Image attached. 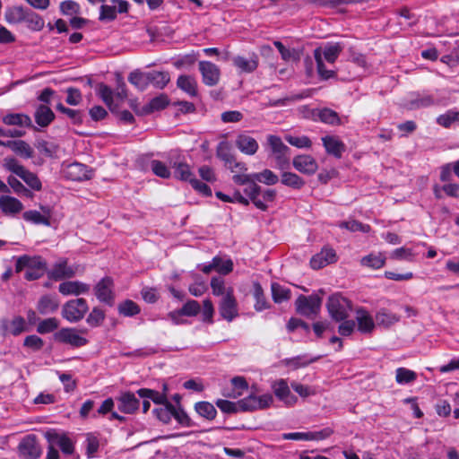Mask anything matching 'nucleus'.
I'll return each instance as SVG.
<instances>
[{
    "instance_id": "774afa93",
    "label": "nucleus",
    "mask_w": 459,
    "mask_h": 459,
    "mask_svg": "<svg viewBox=\"0 0 459 459\" xmlns=\"http://www.w3.org/2000/svg\"><path fill=\"white\" fill-rule=\"evenodd\" d=\"M151 167L153 173L160 178H169L171 175L169 169L160 160H152Z\"/></svg>"
},
{
    "instance_id": "393cba45",
    "label": "nucleus",
    "mask_w": 459,
    "mask_h": 459,
    "mask_svg": "<svg viewBox=\"0 0 459 459\" xmlns=\"http://www.w3.org/2000/svg\"><path fill=\"white\" fill-rule=\"evenodd\" d=\"M356 321L358 330L362 333H369L375 328V323L370 314L364 308L356 311Z\"/></svg>"
},
{
    "instance_id": "e433bc0d",
    "label": "nucleus",
    "mask_w": 459,
    "mask_h": 459,
    "mask_svg": "<svg viewBox=\"0 0 459 459\" xmlns=\"http://www.w3.org/2000/svg\"><path fill=\"white\" fill-rule=\"evenodd\" d=\"M281 182L282 185L294 189H300L305 186V180L296 173L290 171H283L281 173Z\"/></svg>"
},
{
    "instance_id": "13d9d810",
    "label": "nucleus",
    "mask_w": 459,
    "mask_h": 459,
    "mask_svg": "<svg viewBox=\"0 0 459 459\" xmlns=\"http://www.w3.org/2000/svg\"><path fill=\"white\" fill-rule=\"evenodd\" d=\"M36 147L39 152L46 157H53L57 152V146L54 143L45 140L39 141Z\"/></svg>"
},
{
    "instance_id": "49530a36",
    "label": "nucleus",
    "mask_w": 459,
    "mask_h": 459,
    "mask_svg": "<svg viewBox=\"0 0 459 459\" xmlns=\"http://www.w3.org/2000/svg\"><path fill=\"white\" fill-rule=\"evenodd\" d=\"M169 74L166 72H149V82L158 89H163L169 82Z\"/></svg>"
},
{
    "instance_id": "de8ad7c7",
    "label": "nucleus",
    "mask_w": 459,
    "mask_h": 459,
    "mask_svg": "<svg viewBox=\"0 0 459 459\" xmlns=\"http://www.w3.org/2000/svg\"><path fill=\"white\" fill-rule=\"evenodd\" d=\"M195 409L200 416L207 420H213L217 413L215 407L208 402L196 403Z\"/></svg>"
},
{
    "instance_id": "0eeeda50",
    "label": "nucleus",
    "mask_w": 459,
    "mask_h": 459,
    "mask_svg": "<svg viewBox=\"0 0 459 459\" xmlns=\"http://www.w3.org/2000/svg\"><path fill=\"white\" fill-rule=\"evenodd\" d=\"M233 293V288L229 287L226 296L222 297L219 304L221 316L229 322L232 321L238 315V303Z\"/></svg>"
},
{
    "instance_id": "8fccbe9b",
    "label": "nucleus",
    "mask_w": 459,
    "mask_h": 459,
    "mask_svg": "<svg viewBox=\"0 0 459 459\" xmlns=\"http://www.w3.org/2000/svg\"><path fill=\"white\" fill-rule=\"evenodd\" d=\"M417 378V374L405 368H398L395 371V380L400 385H406L413 382Z\"/></svg>"
},
{
    "instance_id": "5fc2aeb1",
    "label": "nucleus",
    "mask_w": 459,
    "mask_h": 459,
    "mask_svg": "<svg viewBox=\"0 0 459 459\" xmlns=\"http://www.w3.org/2000/svg\"><path fill=\"white\" fill-rule=\"evenodd\" d=\"M318 117L319 119L325 124L333 126L341 124L338 114L334 110L327 108L319 110Z\"/></svg>"
},
{
    "instance_id": "2f4dec72",
    "label": "nucleus",
    "mask_w": 459,
    "mask_h": 459,
    "mask_svg": "<svg viewBox=\"0 0 459 459\" xmlns=\"http://www.w3.org/2000/svg\"><path fill=\"white\" fill-rule=\"evenodd\" d=\"M58 300L52 296H42L37 305V309L41 315H48L54 313L58 308Z\"/></svg>"
},
{
    "instance_id": "ddd939ff",
    "label": "nucleus",
    "mask_w": 459,
    "mask_h": 459,
    "mask_svg": "<svg viewBox=\"0 0 459 459\" xmlns=\"http://www.w3.org/2000/svg\"><path fill=\"white\" fill-rule=\"evenodd\" d=\"M65 176L73 181H82L91 178L92 170L82 163L74 162L64 169Z\"/></svg>"
},
{
    "instance_id": "338daca9",
    "label": "nucleus",
    "mask_w": 459,
    "mask_h": 459,
    "mask_svg": "<svg viewBox=\"0 0 459 459\" xmlns=\"http://www.w3.org/2000/svg\"><path fill=\"white\" fill-rule=\"evenodd\" d=\"M117 18V6L102 4L100 6L99 20L101 22H110Z\"/></svg>"
},
{
    "instance_id": "c9c22d12",
    "label": "nucleus",
    "mask_w": 459,
    "mask_h": 459,
    "mask_svg": "<svg viewBox=\"0 0 459 459\" xmlns=\"http://www.w3.org/2000/svg\"><path fill=\"white\" fill-rule=\"evenodd\" d=\"M3 122L7 126H20L30 127L32 126L30 117L25 114L11 113L3 117Z\"/></svg>"
},
{
    "instance_id": "39448f33",
    "label": "nucleus",
    "mask_w": 459,
    "mask_h": 459,
    "mask_svg": "<svg viewBox=\"0 0 459 459\" xmlns=\"http://www.w3.org/2000/svg\"><path fill=\"white\" fill-rule=\"evenodd\" d=\"M321 302V299L316 295H311L308 297L300 295L295 302L296 310L302 316L312 317L318 313Z\"/></svg>"
},
{
    "instance_id": "a19ab883",
    "label": "nucleus",
    "mask_w": 459,
    "mask_h": 459,
    "mask_svg": "<svg viewBox=\"0 0 459 459\" xmlns=\"http://www.w3.org/2000/svg\"><path fill=\"white\" fill-rule=\"evenodd\" d=\"M23 22H26L30 30L35 31L41 30L45 24L43 18L30 9L26 13Z\"/></svg>"
},
{
    "instance_id": "4c0bfd02",
    "label": "nucleus",
    "mask_w": 459,
    "mask_h": 459,
    "mask_svg": "<svg viewBox=\"0 0 459 459\" xmlns=\"http://www.w3.org/2000/svg\"><path fill=\"white\" fill-rule=\"evenodd\" d=\"M385 264V256L382 253L369 254L360 259V264L371 269H380Z\"/></svg>"
},
{
    "instance_id": "412c9836",
    "label": "nucleus",
    "mask_w": 459,
    "mask_h": 459,
    "mask_svg": "<svg viewBox=\"0 0 459 459\" xmlns=\"http://www.w3.org/2000/svg\"><path fill=\"white\" fill-rule=\"evenodd\" d=\"M258 56L255 54L249 57L236 56L232 58V63L239 73H253L258 67Z\"/></svg>"
},
{
    "instance_id": "c756f323",
    "label": "nucleus",
    "mask_w": 459,
    "mask_h": 459,
    "mask_svg": "<svg viewBox=\"0 0 459 459\" xmlns=\"http://www.w3.org/2000/svg\"><path fill=\"white\" fill-rule=\"evenodd\" d=\"M343 48V44L340 42L326 44L323 48H321L323 61L325 60L329 64H333Z\"/></svg>"
},
{
    "instance_id": "4468645a",
    "label": "nucleus",
    "mask_w": 459,
    "mask_h": 459,
    "mask_svg": "<svg viewBox=\"0 0 459 459\" xmlns=\"http://www.w3.org/2000/svg\"><path fill=\"white\" fill-rule=\"evenodd\" d=\"M19 453L25 459H38L41 455V449L35 437L28 436L22 440L18 446Z\"/></svg>"
},
{
    "instance_id": "f3484780",
    "label": "nucleus",
    "mask_w": 459,
    "mask_h": 459,
    "mask_svg": "<svg viewBox=\"0 0 459 459\" xmlns=\"http://www.w3.org/2000/svg\"><path fill=\"white\" fill-rule=\"evenodd\" d=\"M272 388L276 397L289 406H292L297 403V397L291 394L289 385L285 379L275 381Z\"/></svg>"
},
{
    "instance_id": "864d4df0",
    "label": "nucleus",
    "mask_w": 459,
    "mask_h": 459,
    "mask_svg": "<svg viewBox=\"0 0 459 459\" xmlns=\"http://www.w3.org/2000/svg\"><path fill=\"white\" fill-rule=\"evenodd\" d=\"M174 406L170 403H167L160 408L153 410V413L163 423H169L172 418Z\"/></svg>"
},
{
    "instance_id": "79ce46f5",
    "label": "nucleus",
    "mask_w": 459,
    "mask_h": 459,
    "mask_svg": "<svg viewBox=\"0 0 459 459\" xmlns=\"http://www.w3.org/2000/svg\"><path fill=\"white\" fill-rule=\"evenodd\" d=\"M273 299L275 303H281L290 299V290L277 282L271 285Z\"/></svg>"
},
{
    "instance_id": "bb28decb",
    "label": "nucleus",
    "mask_w": 459,
    "mask_h": 459,
    "mask_svg": "<svg viewBox=\"0 0 459 459\" xmlns=\"http://www.w3.org/2000/svg\"><path fill=\"white\" fill-rule=\"evenodd\" d=\"M255 180H251L249 183L245 185L246 187L244 188V193L250 198L256 208L265 211L267 209V205L259 198L261 187L255 184Z\"/></svg>"
},
{
    "instance_id": "2eb2a0df",
    "label": "nucleus",
    "mask_w": 459,
    "mask_h": 459,
    "mask_svg": "<svg viewBox=\"0 0 459 459\" xmlns=\"http://www.w3.org/2000/svg\"><path fill=\"white\" fill-rule=\"evenodd\" d=\"M337 261V255L333 248L325 247L315 255L310 260V265L313 269L318 270Z\"/></svg>"
},
{
    "instance_id": "0e129e2a",
    "label": "nucleus",
    "mask_w": 459,
    "mask_h": 459,
    "mask_svg": "<svg viewBox=\"0 0 459 459\" xmlns=\"http://www.w3.org/2000/svg\"><path fill=\"white\" fill-rule=\"evenodd\" d=\"M414 253L411 249L406 247H400L394 250L390 255L394 260H405L411 262L414 259Z\"/></svg>"
},
{
    "instance_id": "4be33fe9",
    "label": "nucleus",
    "mask_w": 459,
    "mask_h": 459,
    "mask_svg": "<svg viewBox=\"0 0 459 459\" xmlns=\"http://www.w3.org/2000/svg\"><path fill=\"white\" fill-rule=\"evenodd\" d=\"M0 210L6 216H15L23 210V204L10 195L0 196Z\"/></svg>"
},
{
    "instance_id": "b1692460",
    "label": "nucleus",
    "mask_w": 459,
    "mask_h": 459,
    "mask_svg": "<svg viewBox=\"0 0 459 459\" xmlns=\"http://www.w3.org/2000/svg\"><path fill=\"white\" fill-rule=\"evenodd\" d=\"M322 142L326 152L336 158H341L345 152V144L337 136H324Z\"/></svg>"
},
{
    "instance_id": "a211bd4d",
    "label": "nucleus",
    "mask_w": 459,
    "mask_h": 459,
    "mask_svg": "<svg viewBox=\"0 0 459 459\" xmlns=\"http://www.w3.org/2000/svg\"><path fill=\"white\" fill-rule=\"evenodd\" d=\"M45 437L51 446L60 447L62 452L66 455H71L74 452V445L69 437L64 434H59L56 431H48Z\"/></svg>"
},
{
    "instance_id": "bf43d9fd",
    "label": "nucleus",
    "mask_w": 459,
    "mask_h": 459,
    "mask_svg": "<svg viewBox=\"0 0 459 459\" xmlns=\"http://www.w3.org/2000/svg\"><path fill=\"white\" fill-rule=\"evenodd\" d=\"M20 178L33 190L39 191L42 187L39 178L32 172L25 169Z\"/></svg>"
},
{
    "instance_id": "58836bf2",
    "label": "nucleus",
    "mask_w": 459,
    "mask_h": 459,
    "mask_svg": "<svg viewBox=\"0 0 459 459\" xmlns=\"http://www.w3.org/2000/svg\"><path fill=\"white\" fill-rule=\"evenodd\" d=\"M128 81L131 84L135 86L138 90L143 91L150 84L149 82V72L143 73L141 71L135 70L130 73L128 76Z\"/></svg>"
},
{
    "instance_id": "f8f14e48",
    "label": "nucleus",
    "mask_w": 459,
    "mask_h": 459,
    "mask_svg": "<svg viewBox=\"0 0 459 459\" xmlns=\"http://www.w3.org/2000/svg\"><path fill=\"white\" fill-rule=\"evenodd\" d=\"M78 270V266L68 265L66 260H61L56 263L48 271V277L54 281H61L74 277Z\"/></svg>"
},
{
    "instance_id": "603ef678",
    "label": "nucleus",
    "mask_w": 459,
    "mask_h": 459,
    "mask_svg": "<svg viewBox=\"0 0 459 459\" xmlns=\"http://www.w3.org/2000/svg\"><path fill=\"white\" fill-rule=\"evenodd\" d=\"M97 93L100 98L103 100V102L112 109L113 100H114V92L110 87L104 83H100L97 87Z\"/></svg>"
},
{
    "instance_id": "7ed1b4c3",
    "label": "nucleus",
    "mask_w": 459,
    "mask_h": 459,
    "mask_svg": "<svg viewBox=\"0 0 459 459\" xmlns=\"http://www.w3.org/2000/svg\"><path fill=\"white\" fill-rule=\"evenodd\" d=\"M326 307L330 316L340 322L348 318L351 304L349 299L336 293L328 298Z\"/></svg>"
},
{
    "instance_id": "69168bd1",
    "label": "nucleus",
    "mask_w": 459,
    "mask_h": 459,
    "mask_svg": "<svg viewBox=\"0 0 459 459\" xmlns=\"http://www.w3.org/2000/svg\"><path fill=\"white\" fill-rule=\"evenodd\" d=\"M211 288L212 294L215 296H226L228 288L225 286L224 281L221 277H213L211 280Z\"/></svg>"
},
{
    "instance_id": "a18cd8bd",
    "label": "nucleus",
    "mask_w": 459,
    "mask_h": 459,
    "mask_svg": "<svg viewBox=\"0 0 459 459\" xmlns=\"http://www.w3.org/2000/svg\"><path fill=\"white\" fill-rule=\"evenodd\" d=\"M437 123L445 128H449L452 125L459 123V111L455 109L447 110L437 117Z\"/></svg>"
},
{
    "instance_id": "f257e3e1",
    "label": "nucleus",
    "mask_w": 459,
    "mask_h": 459,
    "mask_svg": "<svg viewBox=\"0 0 459 459\" xmlns=\"http://www.w3.org/2000/svg\"><path fill=\"white\" fill-rule=\"evenodd\" d=\"M46 268L47 264L41 256L22 255L15 264L17 273L26 269L24 276L29 281L40 278L45 273Z\"/></svg>"
},
{
    "instance_id": "e2e57ef3",
    "label": "nucleus",
    "mask_w": 459,
    "mask_h": 459,
    "mask_svg": "<svg viewBox=\"0 0 459 459\" xmlns=\"http://www.w3.org/2000/svg\"><path fill=\"white\" fill-rule=\"evenodd\" d=\"M213 265H215V271L221 274H228L233 270V263L230 259L223 260L216 256L213 258Z\"/></svg>"
},
{
    "instance_id": "052dcab7",
    "label": "nucleus",
    "mask_w": 459,
    "mask_h": 459,
    "mask_svg": "<svg viewBox=\"0 0 459 459\" xmlns=\"http://www.w3.org/2000/svg\"><path fill=\"white\" fill-rule=\"evenodd\" d=\"M338 226L342 229H346L350 231L355 232V231H362V232H368L370 230V227L366 224H362L357 221L351 220L347 221H341Z\"/></svg>"
},
{
    "instance_id": "473e14b6",
    "label": "nucleus",
    "mask_w": 459,
    "mask_h": 459,
    "mask_svg": "<svg viewBox=\"0 0 459 459\" xmlns=\"http://www.w3.org/2000/svg\"><path fill=\"white\" fill-rule=\"evenodd\" d=\"M164 392L167 390L166 385H163ZM137 394L141 398H148L151 399L154 403L165 405L168 402L166 393H159L152 389L148 388H141L137 391Z\"/></svg>"
},
{
    "instance_id": "dca6fc26",
    "label": "nucleus",
    "mask_w": 459,
    "mask_h": 459,
    "mask_svg": "<svg viewBox=\"0 0 459 459\" xmlns=\"http://www.w3.org/2000/svg\"><path fill=\"white\" fill-rule=\"evenodd\" d=\"M199 70L202 74L204 84L208 86H214L219 82L221 73L216 65L209 61H200Z\"/></svg>"
},
{
    "instance_id": "680f3d73",
    "label": "nucleus",
    "mask_w": 459,
    "mask_h": 459,
    "mask_svg": "<svg viewBox=\"0 0 459 459\" xmlns=\"http://www.w3.org/2000/svg\"><path fill=\"white\" fill-rule=\"evenodd\" d=\"M13 152L24 159H30L33 155L32 148L22 140H16L15 146Z\"/></svg>"
},
{
    "instance_id": "9d476101",
    "label": "nucleus",
    "mask_w": 459,
    "mask_h": 459,
    "mask_svg": "<svg viewBox=\"0 0 459 459\" xmlns=\"http://www.w3.org/2000/svg\"><path fill=\"white\" fill-rule=\"evenodd\" d=\"M293 168L299 172L311 176L318 169V164L315 158L307 154H299L292 160Z\"/></svg>"
},
{
    "instance_id": "6e6d98bb",
    "label": "nucleus",
    "mask_w": 459,
    "mask_h": 459,
    "mask_svg": "<svg viewBox=\"0 0 459 459\" xmlns=\"http://www.w3.org/2000/svg\"><path fill=\"white\" fill-rule=\"evenodd\" d=\"M118 312L125 316H133L140 313V307L135 302L127 299L118 305Z\"/></svg>"
},
{
    "instance_id": "4d7b16f0",
    "label": "nucleus",
    "mask_w": 459,
    "mask_h": 459,
    "mask_svg": "<svg viewBox=\"0 0 459 459\" xmlns=\"http://www.w3.org/2000/svg\"><path fill=\"white\" fill-rule=\"evenodd\" d=\"M59 322L56 317H49L40 321L37 326V332L44 334L57 329Z\"/></svg>"
},
{
    "instance_id": "37998d69",
    "label": "nucleus",
    "mask_w": 459,
    "mask_h": 459,
    "mask_svg": "<svg viewBox=\"0 0 459 459\" xmlns=\"http://www.w3.org/2000/svg\"><path fill=\"white\" fill-rule=\"evenodd\" d=\"M314 57L316 62L318 74L320 75L321 78L329 79L335 75V73L333 70L326 68V66L323 61V58H322L321 48H316L314 50Z\"/></svg>"
},
{
    "instance_id": "f704fd0d",
    "label": "nucleus",
    "mask_w": 459,
    "mask_h": 459,
    "mask_svg": "<svg viewBox=\"0 0 459 459\" xmlns=\"http://www.w3.org/2000/svg\"><path fill=\"white\" fill-rule=\"evenodd\" d=\"M376 322L378 325L389 327L400 321V316L389 311L386 308L379 309L376 314Z\"/></svg>"
},
{
    "instance_id": "3c124183",
    "label": "nucleus",
    "mask_w": 459,
    "mask_h": 459,
    "mask_svg": "<svg viewBox=\"0 0 459 459\" xmlns=\"http://www.w3.org/2000/svg\"><path fill=\"white\" fill-rule=\"evenodd\" d=\"M253 178L267 186L275 185L279 181L278 176L267 169L259 173H253Z\"/></svg>"
},
{
    "instance_id": "72a5a7b5",
    "label": "nucleus",
    "mask_w": 459,
    "mask_h": 459,
    "mask_svg": "<svg viewBox=\"0 0 459 459\" xmlns=\"http://www.w3.org/2000/svg\"><path fill=\"white\" fill-rule=\"evenodd\" d=\"M177 86L191 97L197 95L196 80L190 75H180L177 80Z\"/></svg>"
},
{
    "instance_id": "1a4fd4ad",
    "label": "nucleus",
    "mask_w": 459,
    "mask_h": 459,
    "mask_svg": "<svg viewBox=\"0 0 459 459\" xmlns=\"http://www.w3.org/2000/svg\"><path fill=\"white\" fill-rule=\"evenodd\" d=\"M54 336L57 342L74 347H81L87 343V340L80 335L79 331L74 328H62Z\"/></svg>"
},
{
    "instance_id": "6ab92c4d",
    "label": "nucleus",
    "mask_w": 459,
    "mask_h": 459,
    "mask_svg": "<svg viewBox=\"0 0 459 459\" xmlns=\"http://www.w3.org/2000/svg\"><path fill=\"white\" fill-rule=\"evenodd\" d=\"M117 408L120 411L126 414L134 413L140 405L139 400L135 394L131 392H125L121 394L117 398Z\"/></svg>"
},
{
    "instance_id": "aec40b11",
    "label": "nucleus",
    "mask_w": 459,
    "mask_h": 459,
    "mask_svg": "<svg viewBox=\"0 0 459 459\" xmlns=\"http://www.w3.org/2000/svg\"><path fill=\"white\" fill-rule=\"evenodd\" d=\"M169 166L174 169V176L176 178L182 181L191 182L195 178L194 173L187 163H186L179 156L176 159L169 160Z\"/></svg>"
},
{
    "instance_id": "f03ea898",
    "label": "nucleus",
    "mask_w": 459,
    "mask_h": 459,
    "mask_svg": "<svg viewBox=\"0 0 459 459\" xmlns=\"http://www.w3.org/2000/svg\"><path fill=\"white\" fill-rule=\"evenodd\" d=\"M267 143L275 160L277 169L285 170L290 168V149L284 144L282 140L274 134L267 136Z\"/></svg>"
},
{
    "instance_id": "9b49d317",
    "label": "nucleus",
    "mask_w": 459,
    "mask_h": 459,
    "mask_svg": "<svg viewBox=\"0 0 459 459\" xmlns=\"http://www.w3.org/2000/svg\"><path fill=\"white\" fill-rule=\"evenodd\" d=\"M113 288L114 283L110 277L101 279L95 286V295L97 299L110 306L113 305L115 299Z\"/></svg>"
},
{
    "instance_id": "ea45409f",
    "label": "nucleus",
    "mask_w": 459,
    "mask_h": 459,
    "mask_svg": "<svg viewBox=\"0 0 459 459\" xmlns=\"http://www.w3.org/2000/svg\"><path fill=\"white\" fill-rule=\"evenodd\" d=\"M169 104V99L166 95L161 94L158 97L153 98L148 105L143 108L141 115L152 113L156 110L165 108Z\"/></svg>"
},
{
    "instance_id": "c03bdc74",
    "label": "nucleus",
    "mask_w": 459,
    "mask_h": 459,
    "mask_svg": "<svg viewBox=\"0 0 459 459\" xmlns=\"http://www.w3.org/2000/svg\"><path fill=\"white\" fill-rule=\"evenodd\" d=\"M438 101L430 94H421L418 95L416 98L412 99L410 102V108H428L433 105L437 104Z\"/></svg>"
},
{
    "instance_id": "a878e982",
    "label": "nucleus",
    "mask_w": 459,
    "mask_h": 459,
    "mask_svg": "<svg viewBox=\"0 0 459 459\" xmlns=\"http://www.w3.org/2000/svg\"><path fill=\"white\" fill-rule=\"evenodd\" d=\"M41 210L43 211V213L35 210L27 211L22 214V217L25 221L34 224L49 226L50 210L47 207H41Z\"/></svg>"
},
{
    "instance_id": "20e7f679",
    "label": "nucleus",
    "mask_w": 459,
    "mask_h": 459,
    "mask_svg": "<svg viewBox=\"0 0 459 459\" xmlns=\"http://www.w3.org/2000/svg\"><path fill=\"white\" fill-rule=\"evenodd\" d=\"M88 309L89 307L84 299H71L64 304L62 316L67 321L74 323L82 319Z\"/></svg>"
},
{
    "instance_id": "423d86ee",
    "label": "nucleus",
    "mask_w": 459,
    "mask_h": 459,
    "mask_svg": "<svg viewBox=\"0 0 459 459\" xmlns=\"http://www.w3.org/2000/svg\"><path fill=\"white\" fill-rule=\"evenodd\" d=\"M273 400V396L269 394L259 396L251 394L238 401V406L240 411H243L263 410L269 407L272 404Z\"/></svg>"
},
{
    "instance_id": "cd10ccee",
    "label": "nucleus",
    "mask_w": 459,
    "mask_h": 459,
    "mask_svg": "<svg viewBox=\"0 0 459 459\" xmlns=\"http://www.w3.org/2000/svg\"><path fill=\"white\" fill-rule=\"evenodd\" d=\"M236 145L243 153L247 155H253L258 150V143L255 139L247 134L238 135Z\"/></svg>"
},
{
    "instance_id": "c85d7f7f",
    "label": "nucleus",
    "mask_w": 459,
    "mask_h": 459,
    "mask_svg": "<svg viewBox=\"0 0 459 459\" xmlns=\"http://www.w3.org/2000/svg\"><path fill=\"white\" fill-rule=\"evenodd\" d=\"M34 117L39 126L46 127L54 120L55 114L48 106L41 104L36 108Z\"/></svg>"
},
{
    "instance_id": "6e6552de",
    "label": "nucleus",
    "mask_w": 459,
    "mask_h": 459,
    "mask_svg": "<svg viewBox=\"0 0 459 459\" xmlns=\"http://www.w3.org/2000/svg\"><path fill=\"white\" fill-rule=\"evenodd\" d=\"M28 330L26 320L20 316H14L11 320H0V333L3 336H6L7 334L17 336Z\"/></svg>"
},
{
    "instance_id": "7c9ffc66",
    "label": "nucleus",
    "mask_w": 459,
    "mask_h": 459,
    "mask_svg": "<svg viewBox=\"0 0 459 459\" xmlns=\"http://www.w3.org/2000/svg\"><path fill=\"white\" fill-rule=\"evenodd\" d=\"M28 8L14 5L8 7L4 13L5 21L11 24H17L23 22Z\"/></svg>"
},
{
    "instance_id": "5701e85b",
    "label": "nucleus",
    "mask_w": 459,
    "mask_h": 459,
    "mask_svg": "<svg viewBox=\"0 0 459 459\" xmlns=\"http://www.w3.org/2000/svg\"><path fill=\"white\" fill-rule=\"evenodd\" d=\"M58 290L65 296L87 293L90 290V285L79 281H68L59 284Z\"/></svg>"
},
{
    "instance_id": "09e8293b",
    "label": "nucleus",
    "mask_w": 459,
    "mask_h": 459,
    "mask_svg": "<svg viewBox=\"0 0 459 459\" xmlns=\"http://www.w3.org/2000/svg\"><path fill=\"white\" fill-rule=\"evenodd\" d=\"M284 139L288 143L299 149H309L312 146V141L306 135L287 134Z\"/></svg>"
}]
</instances>
